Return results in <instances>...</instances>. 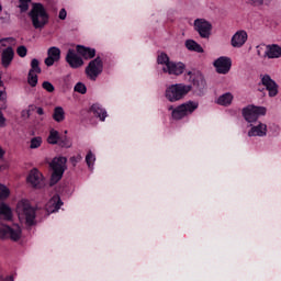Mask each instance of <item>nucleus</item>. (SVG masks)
I'll use <instances>...</instances> for the list:
<instances>
[{"mask_svg":"<svg viewBox=\"0 0 281 281\" xmlns=\"http://www.w3.org/2000/svg\"><path fill=\"white\" fill-rule=\"evenodd\" d=\"M63 205H64V202L60 199V195L55 194L46 203V212H48V214H55V212H58V210H60Z\"/></svg>","mask_w":281,"mask_h":281,"instance_id":"6ab92c4d","label":"nucleus"},{"mask_svg":"<svg viewBox=\"0 0 281 281\" xmlns=\"http://www.w3.org/2000/svg\"><path fill=\"white\" fill-rule=\"evenodd\" d=\"M3 155H5V153H4L3 149L0 147V157H3Z\"/></svg>","mask_w":281,"mask_h":281,"instance_id":"09e8293b","label":"nucleus"},{"mask_svg":"<svg viewBox=\"0 0 281 281\" xmlns=\"http://www.w3.org/2000/svg\"><path fill=\"white\" fill-rule=\"evenodd\" d=\"M27 183L33 188H43V173L37 169H32L26 178Z\"/></svg>","mask_w":281,"mask_h":281,"instance_id":"f3484780","label":"nucleus"},{"mask_svg":"<svg viewBox=\"0 0 281 281\" xmlns=\"http://www.w3.org/2000/svg\"><path fill=\"white\" fill-rule=\"evenodd\" d=\"M79 161H82V155L78 154L77 156L70 157V164L72 166H78Z\"/></svg>","mask_w":281,"mask_h":281,"instance_id":"a19ab883","label":"nucleus"},{"mask_svg":"<svg viewBox=\"0 0 281 281\" xmlns=\"http://www.w3.org/2000/svg\"><path fill=\"white\" fill-rule=\"evenodd\" d=\"M61 148H71V140H69V138H67V136L65 137H59V140L57 143Z\"/></svg>","mask_w":281,"mask_h":281,"instance_id":"c9c22d12","label":"nucleus"},{"mask_svg":"<svg viewBox=\"0 0 281 281\" xmlns=\"http://www.w3.org/2000/svg\"><path fill=\"white\" fill-rule=\"evenodd\" d=\"M58 19L60 21H65V19H67V10L65 8L60 9L59 14H58Z\"/></svg>","mask_w":281,"mask_h":281,"instance_id":"79ce46f5","label":"nucleus"},{"mask_svg":"<svg viewBox=\"0 0 281 281\" xmlns=\"http://www.w3.org/2000/svg\"><path fill=\"white\" fill-rule=\"evenodd\" d=\"M5 281H14V277L9 276V277L5 278Z\"/></svg>","mask_w":281,"mask_h":281,"instance_id":"de8ad7c7","label":"nucleus"},{"mask_svg":"<svg viewBox=\"0 0 281 281\" xmlns=\"http://www.w3.org/2000/svg\"><path fill=\"white\" fill-rule=\"evenodd\" d=\"M0 126H5V117H3V113L0 112Z\"/></svg>","mask_w":281,"mask_h":281,"instance_id":"a18cd8bd","label":"nucleus"},{"mask_svg":"<svg viewBox=\"0 0 281 281\" xmlns=\"http://www.w3.org/2000/svg\"><path fill=\"white\" fill-rule=\"evenodd\" d=\"M77 53L80 54L86 60H91V58H95V48L77 46Z\"/></svg>","mask_w":281,"mask_h":281,"instance_id":"5701e85b","label":"nucleus"},{"mask_svg":"<svg viewBox=\"0 0 281 281\" xmlns=\"http://www.w3.org/2000/svg\"><path fill=\"white\" fill-rule=\"evenodd\" d=\"M41 146H43V137L35 136V137L31 138V140H30L31 150H36V148H41Z\"/></svg>","mask_w":281,"mask_h":281,"instance_id":"c756f323","label":"nucleus"},{"mask_svg":"<svg viewBox=\"0 0 281 281\" xmlns=\"http://www.w3.org/2000/svg\"><path fill=\"white\" fill-rule=\"evenodd\" d=\"M266 58H281V46L278 44H269L266 46L265 50Z\"/></svg>","mask_w":281,"mask_h":281,"instance_id":"4be33fe9","label":"nucleus"},{"mask_svg":"<svg viewBox=\"0 0 281 281\" xmlns=\"http://www.w3.org/2000/svg\"><path fill=\"white\" fill-rule=\"evenodd\" d=\"M250 5H254L255 8H261V5H271L273 0H248Z\"/></svg>","mask_w":281,"mask_h":281,"instance_id":"473e14b6","label":"nucleus"},{"mask_svg":"<svg viewBox=\"0 0 281 281\" xmlns=\"http://www.w3.org/2000/svg\"><path fill=\"white\" fill-rule=\"evenodd\" d=\"M194 30L199 33L201 38H210V34H212V24L204 19H196L194 21Z\"/></svg>","mask_w":281,"mask_h":281,"instance_id":"ddd939ff","label":"nucleus"},{"mask_svg":"<svg viewBox=\"0 0 281 281\" xmlns=\"http://www.w3.org/2000/svg\"><path fill=\"white\" fill-rule=\"evenodd\" d=\"M3 10V7H1V4H0V12Z\"/></svg>","mask_w":281,"mask_h":281,"instance_id":"8fccbe9b","label":"nucleus"},{"mask_svg":"<svg viewBox=\"0 0 281 281\" xmlns=\"http://www.w3.org/2000/svg\"><path fill=\"white\" fill-rule=\"evenodd\" d=\"M36 113L37 115H45V111L43 110V108H37Z\"/></svg>","mask_w":281,"mask_h":281,"instance_id":"49530a36","label":"nucleus"},{"mask_svg":"<svg viewBox=\"0 0 281 281\" xmlns=\"http://www.w3.org/2000/svg\"><path fill=\"white\" fill-rule=\"evenodd\" d=\"M27 82L30 87H36V85H38V75L34 72H29Z\"/></svg>","mask_w":281,"mask_h":281,"instance_id":"72a5a7b5","label":"nucleus"},{"mask_svg":"<svg viewBox=\"0 0 281 281\" xmlns=\"http://www.w3.org/2000/svg\"><path fill=\"white\" fill-rule=\"evenodd\" d=\"M16 54H18V56H20V58H25L27 56V47H25L23 45L19 46L16 48Z\"/></svg>","mask_w":281,"mask_h":281,"instance_id":"ea45409f","label":"nucleus"},{"mask_svg":"<svg viewBox=\"0 0 281 281\" xmlns=\"http://www.w3.org/2000/svg\"><path fill=\"white\" fill-rule=\"evenodd\" d=\"M0 281H3V277L0 276Z\"/></svg>","mask_w":281,"mask_h":281,"instance_id":"3c124183","label":"nucleus"},{"mask_svg":"<svg viewBox=\"0 0 281 281\" xmlns=\"http://www.w3.org/2000/svg\"><path fill=\"white\" fill-rule=\"evenodd\" d=\"M8 100V94L4 90H0V102H5Z\"/></svg>","mask_w":281,"mask_h":281,"instance_id":"c03bdc74","label":"nucleus"},{"mask_svg":"<svg viewBox=\"0 0 281 281\" xmlns=\"http://www.w3.org/2000/svg\"><path fill=\"white\" fill-rule=\"evenodd\" d=\"M12 60H14V49L12 48V46H8L1 53V65H2V67L8 69V67L10 65H12Z\"/></svg>","mask_w":281,"mask_h":281,"instance_id":"aec40b11","label":"nucleus"},{"mask_svg":"<svg viewBox=\"0 0 281 281\" xmlns=\"http://www.w3.org/2000/svg\"><path fill=\"white\" fill-rule=\"evenodd\" d=\"M90 111H92L94 117H98L100 122H104L106 117H109L106 109H104V106H102L100 103L92 104Z\"/></svg>","mask_w":281,"mask_h":281,"instance_id":"412c9836","label":"nucleus"},{"mask_svg":"<svg viewBox=\"0 0 281 281\" xmlns=\"http://www.w3.org/2000/svg\"><path fill=\"white\" fill-rule=\"evenodd\" d=\"M260 79H261V85L266 87V91H268L269 98H276V95H278V89H279V86L276 82V80H273L271 76L267 74L260 75Z\"/></svg>","mask_w":281,"mask_h":281,"instance_id":"9b49d317","label":"nucleus"},{"mask_svg":"<svg viewBox=\"0 0 281 281\" xmlns=\"http://www.w3.org/2000/svg\"><path fill=\"white\" fill-rule=\"evenodd\" d=\"M8 196H10V189L0 183V199H8Z\"/></svg>","mask_w":281,"mask_h":281,"instance_id":"4c0bfd02","label":"nucleus"},{"mask_svg":"<svg viewBox=\"0 0 281 281\" xmlns=\"http://www.w3.org/2000/svg\"><path fill=\"white\" fill-rule=\"evenodd\" d=\"M12 41H14V38H12V37H4V38H1V40H0V45H1L2 47H5V43H12Z\"/></svg>","mask_w":281,"mask_h":281,"instance_id":"37998d69","label":"nucleus"},{"mask_svg":"<svg viewBox=\"0 0 281 281\" xmlns=\"http://www.w3.org/2000/svg\"><path fill=\"white\" fill-rule=\"evenodd\" d=\"M59 139H60V134L58 133V131H56L54 128L50 130L49 135L47 137V142L49 144H52L53 146H56V144H58Z\"/></svg>","mask_w":281,"mask_h":281,"instance_id":"c85d7f7f","label":"nucleus"},{"mask_svg":"<svg viewBox=\"0 0 281 281\" xmlns=\"http://www.w3.org/2000/svg\"><path fill=\"white\" fill-rule=\"evenodd\" d=\"M233 100H234V95L232 94V92H226V93L220 95L216 102L221 106H229V104H232Z\"/></svg>","mask_w":281,"mask_h":281,"instance_id":"a878e982","label":"nucleus"},{"mask_svg":"<svg viewBox=\"0 0 281 281\" xmlns=\"http://www.w3.org/2000/svg\"><path fill=\"white\" fill-rule=\"evenodd\" d=\"M49 167L53 170L50 177V186H56V183H58V181L63 179L65 170H67V157L58 156L53 158V160L49 164Z\"/></svg>","mask_w":281,"mask_h":281,"instance_id":"39448f33","label":"nucleus"},{"mask_svg":"<svg viewBox=\"0 0 281 281\" xmlns=\"http://www.w3.org/2000/svg\"><path fill=\"white\" fill-rule=\"evenodd\" d=\"M42 69H41V61H38V59L33 58L31 60V69L29 70V74H41Z\"/></svg>","mask_w":281,"mask_h":281,"instance_id":"7c9ffc66","label":"nucleus"},{"mask_svg":"<svg viewBox=\"0 0 281 281\" xmlns=\"http://www.w3.org/2000/svg\"><path fill=\"white\" fill-rule=\"evenodd\" d=\"M0 218H3V221H12V209L5 203H0Z\"/></svg>","mask_w":281,"mask_h":281,"instance_id":"393cba45","label":"nucleus"},{"mask_svg":"<svg viewBox=\"0 0 281 281\" xmlns=\"http://www.w3.org/2000/svg\"><path fill=\"white\" fill-rule=\"evenodd\" d=\"M168 111H171L172 120H183L188 115H192L199 109V101H187L176 108L169 105Z\"/></svg>","mask_w":281,"mask_h":281,"instance_id":"7ed1b4c3","label":"nucleus"},{"mask_svg":"<svg viewBox=\"0 0 281 281\" xmlns=\"http://www.w3.org/2000/svg\"><path fill=\"white\" fill-rule=\"evenodd\" d=\"M29 16L35 30H43L49 23V13L42 3H33Z\"/></svg>","mask_w":281,"mask_h":281,"instance_id":"f257e3e1","label":"nucleus"},{"mask_svg":"<svg viewBox=\"0 0 281 281\" xmlns=\"http://www.w3.org/2000/svg\"><path fill=\"white\" fill-rule=\"evenodd\" d=\"M58 60H60V48L52 46L47 50V58H45L44 63L46 67H52L54 63H58Z\"/></svg>","mask_w":281,"mask_h":281,"instance_id":"a211bd4d","label":"nucleus"},{"mask_svg":"<svg viewBox=\"0 0 281 281\" xmlns=\"http://www.w3.org/2000/svg\"><path fill=\"white\" fill-rule=\"evenodd\" d=\"M103 71H104V61H102V58L100 56L90 60L88 66L85 69V74L88 80H91L92 82H95V80H98V77L102 76Z\"/></svg>","mask_w":281,"mask_h":281,"instance_id":"423d86ee","label":"nucleus"},{"mask_svg":"<svg viewBox=\"0 0 281 281\" xmlns=\"http://www.w3.org/2000/svg\"><path fill=\"white\" fill-rule=\"evenodd\" d=\"M53 120L58 123L65 122V109H63V106L54 108Z\"/></svg>","mask_w":281,"mask_h":281,"instance_id":"bb28decb","label":"nucleus"},{"mask_svg":"<svg viewBox=\"0 0 281 281\" xmlns=\"http://www.w3.org/2000/svg\"><path fill=\"white\" fill-rule=\"evenodd\" d=\"M164 74L169 76H181L186 71V64L181 61H171L167 67H162Z\"/></svg>","mask_w":281,"mask_h":281,"instance_id":"4468645a","label":"nucleus"},{"mask_svg":"<svg viewBox=\"0 0 281 281\" xmlns=\"http://www.w3.org/2000/svg\"><path fill=\"white\" fill-rule=\"evenodd\" d=\"M42 89H44L45 91H47V93H54V91H56V88L54 87V85L49 81H44L42 83Z\"/></svg>","mask_w":281,"mask_h":281,"instance_id":"e433bc0d","label":"nucleus"},{"mask_svg":"<svg viewBox=\"0 0 281 281\" xmlns=\"http://www.w3.org/2000/svg\"><path fill=\"white\" fill-rule=\"evenodd\" d=\"M66 63L71 67V69H78L85 65L82 57L78 56V53L74 49H68L66 55Z\"/></svg>","mask_w":281,"mask_h":281,"instance_id":"2eb2a0df","label":"nucleus"},{"mask_svg":"<svg viewBox=\"0 0 281 281\" xmlns=\"http://www.w3.org/2000/svg\"><path fill=\"white\" fill-rule=\"evenodd\" d=\"M74 91H76V93H81V95H85V93H87V86L79 81L75 85Z\"/></svg>","mask_w":281,"mask_h":281,"instance_id":"f704fd0d","label":"nucleus"},{"mask_svg":"<svg viewBox=\"0 0 281 281\" xmlns=\"http://www.w3.org/2000/svg\"><path fill=\"white\" fill-rule=\"evenodd\" d=\"M22 234L23 231L19 224H13L12 226H4L3 228H0V239L10 238V240H13V243H18V240H21Z\"/></svg>","mask_w":281,"mask_h":281,"instance_id":"1a4fd4ad","label":"nucleus"},{"mask_svg":"<svg viewBox=\"0 0 281 281\" xmlns=\"http://www.w3.org/2000/svg\"><path fill=\"white\" fill-rule=\"evenodd\" d=\"M184 46L189 52H196V54H203V47L194 40H187Z\"/></svg>","mask_w":281,"mask_h":281,"instance_id":"b1692460","label":"nucleus"},{"mask_svg":"<svg viewBox=\"0 0 281 281\" xmlns=\"http://www.w3.org/2000/svg\"><path fill=\"white\" fill-rule=\"evenodd\" d=\"M244 120L248 122L249 125L256 124L259 122L258 119L267 115V108L265 106H256V105H248L243 109L241 111Z\"/></svg>","mask_w":281,"mask_h":281,"instance_id":"0eeeda50","label":"nucleus"},{"mask_svg":"<svg viewBox=\"0 0 281 281\" xmlns=\"http://www.w3.org/2000/svg\"><path fill=\"white\" fill-rule=\"evenodd\" d=\"M16 212L19 215V218H24L25 224L29 227H32L33 225H36V209L30 204V201L22 200L18 203Z\"/></svg>","mask_w":281,"mask_h":281,"instance_id":"20e7f679","label":"nucleus"},{"mask_svg":"<svg viewBox=\"0 0 281 281\" xmlns=\"http://www.w3.org/2000/svg\"><path fill=\"white\" fill-rule=\"evenodd\" d=\"M19 1H20L19 8L21 12H27V10L30 9V2L32 0H19Z\"/></svg>","mask_w":281,"mask_h":281,"instance_id":"58836bf2","label":"nucleus"},{"mask_svg":"<svg viewBox=\"0 0 281 281\" xmlns=\"http://www.w3.org/2000/svg\"><path fill=\"white\" fill-rule=\"evenodd\" d=\"M247 38H249V35L247 34V31L239 30L237 31L231 38V45L232 47H235L237 49H240L245 43H247Z\"/></svg>","mask_w":281,"mask_h":281,"instance_id":"dca6fc26","label":"nucleus"},{"mask_svg":"<svg viewBox=\"0 0 281 281\" xmlns=\"http://www.w3.org/2000/svg\"><path fill=\"white\" fill-rule=\"evenodd\" d=\"M191 91L192 87L190 85L175 83L166 88L165 98L168 102H179V100H183Z\"/></svg>","mask_w":281,"mask_h":281,"instance_id":"f03ea898","label":"nucleus"},{"mask_svg":"<svg viewBox=\"0 0 281 281\" xmlns=\"http://www.w3.org/2000/svg\"><path fill=\"white\" fill-rule=\"evenodd\" d=\"M157 63L159 65H162V67H168V65L171 63L170 61V57L168 56V54L166 53H160L158 56H157Z\"/></svg>","mask_w":281,"mask_h":281,"instance_id":"2f4dec72","label":"nucleus"},{"mask_svg":"<svg viewBox=\"0 0 281 281\" xmlns=\"http://www.w3.org/2000/svg\"><path fill=\"white\" fill-rule=\"evenodd\" d=\"M213 66L217 74H222L223 76L229 74L232 69V58L221 56L214 60Z\"/></svg>","mask_w":281,"mask_h":281,"instance_id":"f8f14e48","label":"nucleus"},{"mask_svg":"<svg viewBox=\"0 0 281 281\" xmlns=\"http://www.w3.org/2000/svg\"><path fill=\"white\" fill-rule=\"evenodd\" d=\"M188 76H190L189 80L193 85L195 95H205V91H207V83L205 82V77H203V74L199 71H189Z\"/></svg>","mask_w":281,"mask_h":281,"instance_id":"6e6552de","label":"nucleus"},{"mask_svg":"<svg viewBox=\"0 0 281 281\" xmlns=\"http://www.w3.org/2000/svg\"><path fill=\"white\" fill-rule=\"evenodd\" d=\"M86 164L88 166V169L90 172H93L94 166H95V154L93 151L89 150L86 155Z\"/></svg>","mask_w":281,"mask_h":281,"instance_id":"cd10ccee","label":"nucleus"},{"mask_svg":"<svg viewBox=\"0 0 281 281\" xmlns=\"http://www.w3.org/2000/svg\"><path fill=\"white\" fill-rule=\"evenodd\" d=\"M249 126V131L247 133L248 137H267V133L269 130L266 123L257 121L256 123H251Z\"/></svg>","mask_w":281,"mask_h":281,"instance_id":"9d476101","label":"nucleus"}]
</instances>
